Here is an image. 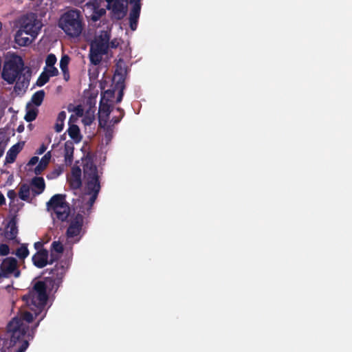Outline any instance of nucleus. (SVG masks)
I'll use <instances>...</instances> for the list:
<instances>
[{"label": "nucleus", "instance_id": "72a5a7b5", "mask_svg": "<svg viewBox=\"0 0 352 352\" xmlns=\"http://www.w3.org/2000/svg\"><path fill=\"white\" fill-rule=\"evenodd\" d=\"M6 144V135L4 133L0 132V157L3 155Z\"/></svg>", "mask_w": 352, "mask_h": 352}, {"label": "nucleus", "instance_id": "9d476101", "mask_svg": "<svg viewBox=\"0 0 352 352\" xmlns=\"http://www.w3.org/2000/svg\"><path fill=\"white\" fill-rule=\"evenodd\" d=\"M65 264L66 262L63 263V261H61L56 264L54 267L50 270L46 269L45 273H48L50 276L45 278V282L52 283L53 286L59 287L67 269Z\"/></svg>", "mask_w": 352, "mask_h": 352}, {"label": "nucleus", "instance_id": "8fccbe9b", "mask_svg": "<svg viewBox=\"0 0 352 352\" xmlns=\"http://www.w3.org/2000/svg\"><path fill=\"white\" fill-rule=\"evenodd\" d=\"M63 72V77H64V79L66 80V81H68L69 79V69H63L62 70Z\"/></svg>", "mask_w": 352, "mask_h": 352}, {"label": "nucleus", "instance_id": "2f4dec72", "mask_svg": "<svg viewBox=\"0 0 352 352\" xmlns=\"http://www.w3.org/2000/svg\"><path fill=\"white\" fill-rule=\"evenodd\" d=\"M50 76L44 72H43L40 76H38L36 80V85L38 87H42L45 85L50 80Z\"/></svg>", "mask_w": 352, "mask_h": 352}, {"label": "nucleus", "instance_id": "c85d7f7f", "mask_svg": "<svg viewBox=\"0 0 352 352\" xmlns=\"http://www.w3.org/2000/svg\"><path fill=\"white\" fill-rule=\"evenodd\" d=\"M29 250L28 248V245L25 243H23L21 246L16 249V256L21 260L25 259L29 255Z\"/></svg>", "mask_w": 352, "mask_h": 352}, {"label": "nucleus", "instance_id": "bb28decb", "mask_svg": "<svg viewBox=\"0 0 352 352\" xmlns=\"http://www.w3.org/2000/svg\"><path fill=\"white\" fill-rule=\"evenodd\" d=\"M45 95V93L44 90H39L36 91L31 98V102L36 107L41 106L44 100Z\"/></svg>", "mask_w": 352, "mask_h": 352}, {"label": "nucleus", "instance_id": "603ef678", "mask_svg": "<svg viewBox=\"0 0 352 352\" xmlns=\"http://www.w3.org/2000/svg\"><path fill=\"white\" fill-rule=\"evenodd\" d=\"M118 43L116 40L111 41L110 43L109 42V46L111 48H116L118 47Z\"/></svg>", "mask_w": 352, "mask_h": 352}, {"label": "nucleus", "instance_id": "a19ab883", "mask_svg": "<svg viewBox=\"0 0 352 352\" xmlns=\"http://www.w3.org/2000/svg\"><path fill=\"white\" fill-rule=\"evenodd\" d=\"M10 253V248L7 244L0 245V256H7Z\"/></svg>", "mask_w": 352, "mask_h": 352}, {"label": "nucleus", "instance_id": "2eb2a0df", "mask_svg": "<svg viewBox=\"0 0 352 352\" xmlns=\"http://www.w3.org/2000/svg\"><path fill=\"white\" fill-rule=\"evenodd\" d=\"M49 252L47 249L37 251L32 258L34 266L38 268H43L48 264Z\"/></svg>", "mask_w": 352, "mask_h": 352}, {"label": "nucleus", "instance_id": "aec40b11", "mask_svg": "<svg viewBox=\"0 0 352 352\" xmlns=\"http://www.w3.org/2000/svg\"><path fill=\"white\" fill-rule=\"evenodd\" d=\"M51 152L48 151L47 153L44 155V156L41 158L38 165L35 167L34 170V173L36 175H41L43 171L47 168V165L50 163L51 159Z\"/></svg>", "mask_w": 352, "mask_h": 352}, {"label": "nucleus", "instance_id": "37998d69", "mask_svg": "<svg viewBox=\"0 0 352 352\" xmlns=\"http://www.w3.org/2000/svg\"><path fill=\"white\" fill-rule=\"evenodd\" d=\"M7 196L12 201H14L16 197V193L14 190H9L7 192Z\"/></svg>", "mask_w": 352, "mask_h": 352}, {"label": "nucleus", "instance_id": "6ab92c4d", "mask_svg": "<svg viewBox=\"0 0 352 352\" xmlns=\"http://www.w3.org/2000/svg\"><path fill=\"white\" fill-rule=\"evenodd\" d=\"M25 35V32L19 29L14 36L16 43L20 46H28L35 39L32 38L31 36L28 37Z\"/></svg>", "mask_w": 352, "mask_h": 352}, {"label": "nucleus", "instance_id": "f257e3e1", "mask_svg": "<svg viewBox=\"0 0 352 352\" xmlns=\"http://www.w3.org/2000/svg\"><path fill=\"white\" fill-rule=\"evenodd\" d=\"M31 76V69L25 67L22 58L18 55L12 56L3 64L1 78L9 85L15 82V92L19 93L28 87Z\"/></svg>", "mask_w": 352, "mask_h": 352}, {"label": "nucleus", "instance_id": "9b49d317", "mask_svg": "<svg viewBox=\"0 0 352 352\" xmlns=\"http://www.w3.org/2000/svg\"><path fill=\"white\" fill-rule=\"evenodd\" d=\"M107 9H111L113 16L117 20L122 19L127 13V0H105Z\"/></svg>", "mask_w": 352, "mask_h": 352}, {"label": "nucleus", "instance_id": "0eeeda50", "mask_svg": "<svg viewBox=\"0 0 352 352\" xmlns=\"http://www.w3.org/2000/svg\"><path fill=\"white\" fill-rule=\"evenodd\" d=\"M43 26L41 21L34 13H29L21 18L19 30L29 35L32 38H36Z\"/></svg>", "mask_w": 352, "mask_h": 352}, {"label": "nucleus", "instance_id": "f03ea898", "mask_svg": "<svg viewBox=\"0 0 352 352\" xmlns=\"http://www.w3.org/2000/svg\"><path fill=\"white\" fill-rule=\"evenodd\" d=\"M43 317L41 318L31 330H30L29 324L34 320V316L32 313L24 311L19 316H17L13 318L7 325L6 335V336L11 337L10 344L12 342L14 344L16 341H19V339L28 340V341L33 339L36 329Z\"/></svg>", "mask_w": 352, "mask_h": 352}, {"label": "nucleus", "instance_id": "ddd939ff", "mask_svg": "<svg viewBox=\"0 0 352 352\" xmlns=\"http://www.w3.org/2000/svg\"><path fill=\"white\" fill-rule=\"evenodd\" d=\"M11 337L6 336L2 339V352H6V349H10L12 348H16V352H25L29 346V341L28 340L19 339V341H16L14 344L12 342L10 344Z\"/></svg>", "mask_w": 352, "mask_h": 352}, {"label": "nucleus", "instance_id": "4c0bfd02", "mask_svg": "<svg viewBox=\"0 0 352 352\" xmlns=\"http://www.w3.org/2000/svg\"><path fill=\"white\" fill-rule=\"evenodd\" d=\"M69 61V58L68 56H64L61 58L60 61V67L61 70L68 69Z\"/></svg>", "mask_w": 352, "mask_h": 352}, {"label": "nucleus", "instance_id": "4d7b16f0", "mask_svg": "<svg viewBox=\"0 0 352 352\" xmlns=\"http://www.w3.org/2000/svg\"><path fill=\"white\" fill-rule=\"evenodd\" d=\"M93 119H94V118H89V122H86V124H90V123L92 122V120H93Z\"/></svg>", "mask_w": 352, "mask_h": 352}, {"label": "nucleus", "instance_id": "a878e982", "mask_svg": "<svg viewBox=\"0 0 352 352\" xmlns=\"http://www.w3.org/2000/svg\"><path fill=\"white\" fill-rule=\"evenodd\" d=\"M26 109L27 111L24 117L25 120L28 122L34 121L37 117L38 113V109L31 107L30 103L27 104Z\"/></svg>", "mask_w": 352, "mask_h": 352}, {"label": "nucleus", "instance_id": "cd10ccee", "mask_svg": "<svg viewBox=\"0 0 352 352\" xmlns=\"http://www.w3.org/2000/svg\"><path fill=\"white\" fill-rule=\"evenodd\" d=\"M115 89L118 90V95L116 99V102H120L124 96V89H125V84L123 83V79L118 80L115 84Z\"/></svg>", "mask_w": 352, "mask_h": 352}, {"label": "nucleus", "instance_id": "f8f14e48", "mask_svg": "<svg viewBox=\"0 0 352 352\" xmlns=\"http://www.w3.org/2000/svg\"><path fill=\"white\" fill-rule=\"evenodd\" d=\"M109 39L110 34L103 31L91 43L90 47L106 54L108 52Z\"/></svg>", "mask_w": 352, "mask_h": 352}, {"label": "nucleus", "instance_id": "ea45409f", "mask_svg": "<svg viewBox=\"0 0 352 352\" xmlns=\"http://www.w3.org/2000/svg\"><path fill=\"white\" fill-rule=\"evenodd\" d=\"M50 259H48V264H53L54 262L57 261L60 258V254L56 253L54 252H50Z\"/></svg>", "mask_w": 352, "mask_h": 352}, {"label": "nucleus", "instance_id": "473e14b6", "mask_svg": "<svg viewBox=\"0 0 352 352\" xmlns=\"http://www.w3.org/2000/svg\"><path fill=\"white\" fill-rule=\"evenodd\" d=\"M64 250L63 245L60 241H53L51 245V251L56 253L62 254Z\"/></svg>", "mask_w": 352, "mask_h": 352}, {"label": "nucleus", "instance_id": "f3484780", "mask_svg": "<svg viewBox=\"0 0 352 352\" xmlns=\"http://www.w3.org/2000/svg\"><path fill=\"white\" fill-rule=\"evenodd\" d=\"M141 6L133 5L129 13V26L131 30L135 31L138 28V19L140 18Z\"/></svg>", "mask_w": 352, "mask_h": 352}, {"label": "nucleus", "instance_id": "6e6552de", "mask_svg": "<svg viewBox=\"0 0 352 352\" xmlns=\"http://www.w3.org/2000/svg\"><path fill=\"white\" fill-rule=\"evenodd\" d=\"M76 207H79V211L76 214L71 217L69 226L66 231L67 237L69 239L80 234L84 223L83 214L89 213L87 211L86 208L81 205H78Z\"/></svg>", "mask_w": 352, "mask_h": 352}, {"label": "nucleus", "instance_id": "c756f323", "mask_svg": "<svg viewBox=\"0 0 352 352\" xmlns=\"http://www.w3.org/2000/svg\"><path fill=\"white\" fill-rule=\"evenodd\" d=\"M67 180L70 188L73 190H78L82 186L81 177H73V176H70Z\"/></svg>", "mask_w": 352, "mask_h": 352}, {"label": "nucleus", "instance_id": "58836bf2", "mask_svg": "<svg viewBox=\"0 0 352 352\" xmlns=\"http://www.w3.org/2000/svg\"><path fill=\"white\" fill-rule=\"evenodd\" d=\"M81 175L82 171L79 166H74L72 168L71 176H73V177H81Z\"/></svg>", "mask_w": 352, "mask_h": 352}, {"label": "nucleus", "instance_id": "79ce46f5", "mask_svg": "<svg viewBox=\"0 0 352 352\" xmlns=\"http://www.w3.org/2000/svg\"><path fill=\"white\" fill-rule=\"evenodd\" d=\"M64 127V121H60V120L56 119V122L54 126V129L56 132L60 133L62 131Z\"/></svg>", "mask_w": 352, "mask_h": 352}, {"label": "nucleus", "instance_id": "a211bd4d", "mask_svg": "<svg viewBox=\"0 0 352 352\" xmlns=\"http://www.w3.org/2000/svg\"><path fill=\"white\" fill-rule=\"evenodd\" d=\"M74 146L72 141H67L64 145V157L65 163L70 166L73 162Z\"/></svg>", "mask_w": 352, "mask_h": 352}, {"label": "nucleus", "instance_id": "7c9ffc66", "mask_svg": "<svg viewBox=\"0 0 352 352\" xmlns=\"http://www.w3.org/2000/svg\"><path fill=\"white\" fill-rule=\"evenodd\" d=\"M99 113H102L105 114L106 116H109L111 113V107L107 103V101L104 102L103 100L101 99L99 106Z\"/></svg>", "mask_w": 352, "mask_h": 352}, {"label": "nucleus", "instance_id": "5fc2aeb1", "mask_svg": "<svg viewBox=\"0 0 352 352\" xmlns=\"http://www.w3.org/2000/svg\"><path fill=\"white\" fill-rule=\"evenodd\" d=\"M130 3L133 5L138 4L139 6H141L140 0H130Z\"/></svg>", "mask_w": 352, "mask_h": 352}, {"label": "nucleus", "instance_id": "13d9d810", "mask_svg": "<svg viewBox=\"0 0 352 352\" xmlns=\"http://www.w3.org/2000/svg\"><path fill=\"white\" fill-rule=\"evenodd\" d=\"M1 28H2V24H1V23L0 22V30H1Z\"/></svg>", "mask_w": 352, "mask_h": 352}, {"label": "nucleus", "instance_id": "de8ad7c7", "mask_svg": "<svg viewBox=\"0 0 352 352\" xmlns=\"http://www.w3.org/2000/svg\"><path fill=\"white\" fill-rule=\"evenodd\" d=\"M38 162V157H36V156H34V157H32L30 160V161H29V162H28V164L29 166H33V165L36 164Z\"/></svg>", "mask_w": 352, "mask_h": 352}, {"label": "nucleus", "instance_id": "393cba45", "mask_svg": "<svg viewBox=\"0 0 352 352\" xmlns=\"http://www.w3.org/2000/svg\"><path fill=\"white\" fill-rule=\"evenodd\" d=\"M105 54L102 53L99 51H96L94 49H89V60L90 63L94 65H98L100 63L102 56Z\"/></svg>", "mask_w": 352, "mask_h": 352}, {"label": "nucleus", "instance_id": "864d4df0", "mask_svg": "<svg viewBox=\"0 0 352 352\" xmlns=\"http://www.w3.org/2000/svg\"><path fill=\"white\" fill-rule=\"evenodd\" d=\"M116 110H117L118 112H120V116H121V117H124V111L122 108H120V107H118V108L116 109Z\"/></svg>", "mask_w": 352, "mask_h": 352}, {"label": "nucleus", "instance_id": "a18cd8bd", "mask_svg": "<svg viewBox=\"0 0 352 352\" xmlns=\"http://www.w3.org/2000/svg\"><path fill=\"white\" fill-rule=\"evenodd\" d=\"M75 111H76V113L78 116L79 117H81L83 115V109L82 108V107L80 105H78L76 108H75Z\"/></svg>", "mask_w": 352, "mask_h": 352}, {"label": "nucleus", "instance_id": "09e8293b", "mask_svg": "<svg viewBox=\"0 0 352 352\" xmlns=\"http://www.w3.org/2000/svg\"><path fill=\"white\" fill-rule=\"evenodd\" d=\"M43 243L41 241H37L34 244V247L37 251L43 249Z\"/></svg>", "mask_w": 352, "mask_h": 352}, {"label": "nucleus", "instance_id": "412c9836", "mask_svg": "<svg viewBox=\"0 0 352 352\" xmlns=\"http://www.w3.org/2000/svg\"><path fill=\"white\" fill-rule=\"evenodd\" d=\"M126 67L123 60L120 59L116 65V71L114 74V79L118 77V80L123 79V83L125 81V76L126 75Z\"/></svg>", "mask_w": 352, "mask_h": 352}, {"label": "nucleus", "instance_id": "c03bdc74", "mask_svg": "<svg viewBox=\"0 0 352 352\" xmlns=\"http://www.w3.org/2000/svg\"><path fill=\"white\" fill-rule=\"evenodd\" d=\"M46 150H47V146L44 144H42L41 145V146L36 150V154L42 155L43 153H44L46 151Z\"/></svg>", "mask_w": 352, "mask_h": 352}, {"label": "nucleus", "instance_id": "20e7f679", "mask_svg": "<svg viewBox=\"0 0 352 352\" xmlns=\"http://www.w3.org/2000/svg\"><path fill=\"white\" fill-rule=\"evenodd\" d=\"M48 295L45 282L38 280L34 285L29 292L23 296L22 300L27 307L34 312L35 317L38 316L45 309Z\"/></svg>", "mask_w": 352, "mask_h": 352}, {"label": "nucleus", "instance_id": "4468645a", "mask_svg": "<svg viewBox=\"0 0 352 352\" xmlns=\"http://www.w3.org/2000/svg\"><path fill=\"white\" fill-rule=\"evenodd\" d=\"M18 232L17 221L16 217H14L8 221L5 228L4 236L9 241L19 243V241L17 239Z\"/></svg>", "mask_w": 352, "mask_h": 352}, {"label": "nucleus", "instance_id": "39448f33", "mask_svg": "<svg viewBox=\"0 0 352 352\" xmlns=\"http://www.w3.org/2000/svg\"><path fill=\"white\" fill-rule=\"evenodd\" d=\"M58 27L69 37L79 36L84 28L83 16L77 9H72L63 14L58 21Z\"/></svg>", "mask_w": 352, "mask_h": 352}, {"label": "nucleus", "instance_id": "7ed1b4c3", "mask_svg": "<svg viewBox=\"0 0 352 352\" xmlns=\"http://www.w3.org/2000/svg\"><path fill=\"white\" fill-rule=\"evenodd\" d=\"M83 173L85 180V195H90L91 197L87 201H85L83 197L81 199H78V201L81 203V206L86 208L88 212H90L100 191L101 186L100 177L98 168L92 162H87L84 164Z\"/></svg>", "mask_w": 352, "mask_h": 352}, {"label": "nucleus", "instance_id": "dca6fc26", "mask_svg": "<svg viewBox=\"0 0 352 352\" xmlns=\"http://www.w3.org/2000/svg\"><path fill=\"white\" fill-rule=\"evenodd\" d=\"M31 191L33 197L41 195L45 188V180L42 177H34L30 182Z\"/></svg>", "mask_w": 352, "mask_h": 352}, {"label": "nucleus", "instance_id": "1a4fd4ad", "mask_svg": "<svg viewBox=\"0 0 352 352\" xmlns=\"http://www.w3.org/2000/svg\"><path fill=\"white\" fill-rule=\"evenodd\" d=\"M21 272L18 267L17 260L14 257H6L0 263V283L2 278H8L13 276H20Z\"/></svg>", "mask_w": 352, "mask_h": 352}, {"label": "nucleus", "instance_id": "c9c22d12", "mask_svg": "<svg viewBox=\"0 0 352 352\" xmlns=\"http://www.w3.org/2000/svg\"><path fill=\"white\" fill-rule=\"evenodd\" d=\"M116 89L114 88L113 89H107L106 90L102 98V100L106 99L107 101L109 100L111 98H113L115 95V91Z\"/></svg>", "mask_w": 352, "mask_h": 352}, {"label": "nucleus", "instance_id": "49530a36", "mask_svg": "<svg viewBox=\"0 0 352 352\" xmlns=\"http://www.w3.org/2000/svg\"><path fill=\"white\" fill-rule=\"evenodd\" d=\"M65 118H66V112L65 111H62L58 113L56 119L60 120V121L65 122Z\"/></svg>", "mask_w": 352, "mask_h": 352}, {"label": "nucleus", "instance_id": "423d86ee", "mask_svg": "<svg viewBox=\"0 0 352 352\" xmlns=\"http://www.w3.org/2000/svg\"><path fill=\"white\" fill-rule=\"evenodd\" d=\"M66 195L56 194L53 195L46 204V209L54 221L55 220L62 222L67 221L71 210L69 204L66 201Z\"/></svg>", "mask_w": 352, "mask_h": 352}, {"label": "nucleus", "instance_id": "6e6d98bb", "mask_svg": "<svg viewBox=\"0 0 352 352\" xmlns=\"http://www.w3.org/2000/svg\"><path fill=\"white\" fill-rule=\"evenodd\" d=\"M23 131H24V126H23V125H22V124H21V125H19V126H18V128H17V131H18L19 133H21V132H23Z\"/></svg>", "mask_w": 352, "mask_h": 352}, {"label": "nucleus", "instance_id": "3c124183", "mask_svg": "<svg viewBox=\"0 0 352 352\" xmlns=\"http://www.w3.org/2000/svg\"><path fill=\"white\" fill-rule=\"evenodd\" d=\"M122 118L123 117H121V116H115L112 118L111 122H113V124H116L121 121Z\"/></svg>", "mask_w": 352, "mask_h": 352}, {"label": "nucleus", "instance_id": "e433bc0d", "mask_svg": "<svg viewBox=\"0 0 352 352\" xmlns=\"http://www.w3.org/2000/svg\"><path fill=\"white\" fill-rule=\"evenodd\" d=\"M56 62V57L53 54H50L45 60L46 66H54Z\"/></svg>", "mask_w": 352, "mask_h": 352}, {"label": "nucleus", "instance_id": "4be33fe9", "mask_svg": "<svg viewBox=\"0 0 352 352\" xmlns=\"http://www.w3.org/2000/svg\"><path fill=\"white\" fill-rule=\"evenodd\" d=\"M22 146L19 143H17L13 145L7 152L6 157V162L7 163L11 164L13 163L18 155V153L21 151Z\"/></svg>", "mask_w": 352, "mask_h": 352}, {"label": "nucleus", "instance_id": "b1692460", "mask_svg": "<svg viewBox=\"0 0 352 352\" xmlns=\"http://www.w3.org/2000/svg\"><path fill=\"white\" fill-rule=\"evenodd\" d=\"M30 186L27 184H23L20 186L19 191V198L28 202L31 201L30 196Z\"/></svg>", "mask_w": 352, "mask_h": 352}, {"label": "nucleus", "instance_id": "f704fd0d", "mask_svg": "<svg viewBox=\"0 0 352 352\" xmlns=\"http://www.w3.org/2000/svg\"><path fill=\"white\" fill-rule=\"evenodd\" d=\"M47 68L45 69V72L50 76H56L58 74V70L54 66H47Z\"/></svg>", "mask_w": 352, "mask_h": 352}, {"label": "nucleus", "instance_id": "5701e85b", "mask_svg": "<svg viewBox=\"0 0 352 352\" xmlns=\"http://www.w3.org/2000/svg\"><path fill=\"white\" fill-rule=\"evenodd\" d=\"M68 135L75 142H80L82 136L79 127L76 124H70L67 129Z\"/></svg>", "mask_w": 352, "mask_h": 352}]
</instances>
